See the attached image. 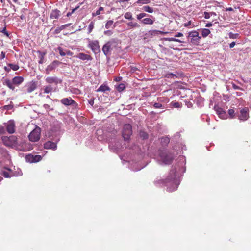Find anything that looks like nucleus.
I'll use <instances>...</instances> for the list:
<instances>
[{
    "label": "nucleus",
    "instance_id": "f257e3e1",
    "mask_svg": "<svg viewBox=\"0 0 251 251\" xmlns=\"http://www.w3.org/2000/svg\"><path fill=\"white\" fill-rule=\"evenodd\" d=\"M180 170L179 165L173 166L169 175L165 180H159L167 187L168 192L175 191L178 188L180 183L179 176L178 171Z\"/></svg>",
    "mask_w": 251,
    "mask_h": 251
},
{
    "label": "nucleus",
    "instance_id": "f03ea898",
    "mask_svg": "<svg viewBox=\"0 0 251 251\" xmlns=\"http://www.w3.org/2000/svg\"><path fill=\"white\" fill-rule=\"evenodd\" d=\"M173 159V156L171 153L161 151L159 153L157 159L160 164L169 165L172 162Z\"/></svg>",
    "mask_w": 251,
    "mask_h": 251
},
{
    "label": "nucleus",
    "instance_id": "7ed1b4c3",
    "mask_svg": "<svg viewBox=\"0 0 251 251\" xmlns=\"http://www.w3.org/2000/svg\"><path fill=\"white\" fill-rule=\"evenodd\" d=\"M1 140L3 144L7 147L16 148L18 146L17 138L15 136H2Z\"/></svg>",
    "mask_w": 251,
    "mask_h": 251
},
{
    "label": "nucleus",
    "instance_id": "20e7f679",
    "mask_svg": "<svg viewBox=\"0 0 251 251\" xmlns=\"http://www.w3.org/2000/svg\"><path fill=\"white\" fill-rule=\"evenodd\" d=\"M24 81V78L22 76H15L12 80L5 79L3 84L6 85L9 89L14 90L15 88L14 85L18 86Z\"/></svg>",
    "mask_w": 251,
    "mask_h": 251
},
{
    "label": "nucleus",
    "instance_id": "39448f33",
    "mask_svg": "<svg viewBox=\"0 0 251 251\" xmlns=\"http://www.w3.org/2000/svg\"><path fill=\"white\" fill-rule=\"evenodd\" d=\"M55 137L54 138H51L53 141H48L45 143L44 144V147L46 149H52L53 150H56L57 149V143L60 140V137L59 135V132L58 131L55 130Z\"/></svg>",
    "mask_w": 251,
    "mask_h": 251
},
{
    "label": "nucleus",
    "instance_id": "423d86ee",
    "mask_svg": "<svg viewBox=\"0 0 251 251\" xmlns=\"http://www.w3.org/2000/svg\"><path fill=\"white\" fill-rule=\"evenodd\" d=\"M132 134V130L131 125L129 124H125L123 126L122 131V135L124 140H128Z\"/></svg>",
    "mask_w": 251,
    "mask_h": 251
},
{
    "label": "nucleus",
    "instance_id": "0eeeda50",
    "mask_svg": "<svg viewBox=\"0 0 251 251\" xmlns=\"http://www.w3.org/2000/svg\"><path fill=\"white\" fill-rule=\"evenodd\" d=\"M188 38L190 39V42L193 45H199L201 38V36L199 35V32L195 30L189 32Z\"/></svg>",
    "mask_w": 251,
    "mask_h": 251
},
{
    "label": "nucleus",
    "instance_id": "6e6552de",
    "mask_svg": "<svg viewBox=\"0 0 251 251\" xmlns=\"http://www.w3.org/2000/svg\"><path fill=\"white\" fill-rule=\"evenodd\" d=\"M1 175L6 178H10L13 176H21L22 173L21 171H19L18 173L13 172L11 169L4 168V169L1 171Z\"/></svg>",
    "mask_w": 251,
    "mask_h": 251
},
{
    "label": "nucleus",
    "instance_id": "1a4fd4ad",
    "mask_svg": "<svg viewBox=\"0 0 251 251\" xmlns=\"http://www.w3.org/2000/svg\"><path fill=\"white\" fill-rule=\"evenodd\" d=\"M29 140L32 142H37L40 138V128L34 129L28 135Z\"/></svg>",
    "mask_w": 251,
    "mask_h": 251
},
{
    "label": "nucleus",
    "instance_id": "9d476101",
    "mask_svg": "<svg viewBox=\"0 0 251 251\" xmlns=\"http://www.w3.org/2000/svg\"><path fill=\"white\" fill-rule=\"evenodd\" d=\"M61 63V62H59V61H53L51 64L47 67L45 70L46 73L47 74H49L51 71L56 69Z\"/></svg>",
    "mask_w": 251,
    "mask_h": 251
},
{
    "label": "nucleus",
    "instance_id": "9b49d317",
    "mask_svg": "<svg viewBox=\"0 0 251 251\" xmlns=\"http://www.w3.org/2000/svg\"><path fill=\"white\" fill-rule=\"evenodd\" d=\"M6 131L10 134L13 133L15 131V125L13 120H10L7 123H5Z\"/></svg>",
    "mask_w": 251,
    "mask_h": 251
},
{
    "label": "nucleus",
    "instance_id": "f8f14e48",
    "mask_svg": "<svg viewBox=\"0 0 251 251\" xmlns=\"http://www.w3.org/2000/svg\"><path fill=\"white\" fill-rule=\"evenodd\" d=\"M45 81L49 84H54L56 85L62 82V80L56 76L47 77Z\"/></svg>",
    "mask_w": 251,
    "mask_h": 251
},
{
    "label": "nucleus",
    "instance_id": "ddd939ff",
    "mask_svg": "<svg viewBox=\"0 0 251 251\" xmlns=\"http://www.w3.org/2000/svg\"><path fill=\"white\" fill-rule=\"evenodd\" d=\"M249 117V110L248 108H243L240 111V115L239 116V119L242 121H246Z\"/></svg>",
    "mask_w": 251,
    "mask_h": 251
},
{
    "label": "nucleus",
    "instance_id": "4468645a",
    "mask_svg": "<svg viewBox=\"0 0 251 251\" xmlns=\"http://www.w3.org/2000/svg\"><path fill=\"white\" fill-rule=\"evenodd\" d=\"M60 102L65 106H74L76 102L71 97L63 98L60 100Z\"/></svg>",
    "mask_w": 251,
    "mask_h": 251
},
{
    "label": "nucleus",
    "instance_id": "2eb2a0df",
    "mask_svg": "<svg viewBox=\"0 0 251 251\" xmlns=\"http://www.w3.org/2000/svg\"><path fill=\"white\" fill-rule=\"evenodd\" d=\"M37 86V82L35 81H32L28 83L25 86V87L26 88V91L27 93H31L36 89Z\"/></svg>",
    "mask_w": 251,
    "mask_h": 251
},
{
    "label": "nucleus",
    "instance_id": "dca6fc26",
    "mask_svg": "<svg viewBox=\"0 0 251 251\" xmlns=\"http://www.w3.org/2000/svg\"><path fill=\"white\" fill-rule=\"evenodd\" d=\"M112 42L109 41L106 43L102 47V51L105 55H108L109 52L111 50Z\"/></svg>",
    "mask_w": 251,
    "mask_h": 251
},
{
    "label": "nucleus",
    "instance_id": "f3484780",
    "mask_svg": "<svg viewBox=\"0 0 251 251\" xmlns=\"http://www.w3.org/2000/svg\"><path fill=\"white\" fill-rule=\"evenodd\" d=\"M90 46L92 50L95 53L100 52V48L98 41H94L90 44Z\"/></svg>",
    "mask_w": 251,
    "mask_h": 251
},
{
    "label": "nucleus",
    "instance_id": "a211bd4d",
    "mask_svg": "<svg viewBox=\"0 0 251 251\" xmlns=\"http://www.w3.org/2000/svg\"><path fill=\"white\" fill-rule=\"evenodd\" d=\"M214 109L220 118H225V117L226 116V113L222 108L215 105Z\"/></svg>",
    "mask_w": 251,
    "mask_h": 251
},
{
    "label": "nucleus",
    "instance_id": "6ab92c4d",
    "mask_svg": "<svg viewBox=\"0 0 251 251\" xmlns=\"http://www.w3.org/2000/svg\"><path fill=\"white\" fill-rule=\"evenodd\" d=\"M151 18H146L141 20V22L145 25H152L155 21V18L150 16Z\"/></svg>",
    "mask_w": 251,
    "mask_h": 251
},
{
    "label": "nucleus",
    "instance_id": "aec40b11",
    "mask_svg": "<svg viewBox=\"0 0 251 251\" xmlns=\"http://www.w3.org/2000/svg\"><path fill=\"white\" fill-rule=\"evenodd\" d=\"M61 15V12L57 9L52 10L50 14V19H58Z\"/></svg>",
    "mask_w": 251,
    "mask_h": 251
},
{
    "label": "nucleus",
    "instance_id": "412c9836",
    "mask_svg": "<svg viewBox=\"0 0 251 251\" xmlns=\"http://www.w3.org/2000/svg\"><path fill=\"white\" fill-rule=\"evenodd\" d=\"M76 57L79 58L82 60H92V57L90 55L85 54L84 53H80Z\"/></svg>",
    "mask_w": 251,
    "mask_h": 251
},
{
    "label": "nucleus",
    "instance_id": "4be33fe9",
    "mask_svg": "<svg viewBox=\"0 0 251 251\" xmlns=\"http://www.w3.org/2000/svg\"><path fill=\"white\" fill-rule=\"evenodd\" d=\"M116 26V23L114 24L113 21L111 20L107 21L105 25V27L107 29L110 28L113 29Z\"/></svg>",
    "mask_w": 251,
    "mask_h": 251
},
{
    "label": "nucleus",
    "instance_id": "5701e85b",
    "mask_svg": "<svg viewBox=\"0 0 251 251\" xmlns=\"http://www.w3.org/2000/svg\"><path fill=\"white\" fill-rule=\"evenodd\" d=\"M157 32H159L157 30H150L146 33L145 36L147 38H152L153 36L157 35Z\"/></svg>",
    "mask_w": 251,
    "mask_h": 251
},
{
    "label": "nucleus",
    "instance_id": "b1692460",
    "mask_svg": "<svg viewBox=\"0 0 251 251\" xmlns=\"http://www.w3.org/2000/svg\"><path fill=\"white\" fill-rule=\"evenodd\" d=\"M127 26L129 27V29L134 28H139L140 25L137 23L135 22H129L127 23Z\"/></svg>",
    "mask_w": 251,
    "mask_h": 251
},
{
    "label": "nucleus",
    "instance_id": "393cba45",
    "mask_svg": "<svg viewBox=\"0 0 251 251\" xmlns=\"http://www.w3.org/2000/svg\"><path fill=\"white\" fill-rule=\"evenodd\" d=\"M170 142V138L168 137H163L161 138V143L162 146H167Z\"/></svg>",
    "mask_w": 251,
    "mask_h": 251
},
{
    "label": "nucleus",
    "instance_id": "a878e982",
    "mask_svg": "<svg viewBox=\"0 0 251 251\" xmlns=\"http://www.w3.org/2000/svg\"><path fill=\"white\" fill-rule=\"evenodd\" d=\"M55 91V89L51 85L46 86L44 89V92L46 94H48L51 91Z\"/></svg>",
    "mask_w": 251,
    "mask_h": 251
},
{
    "label": "nucleus",
    "instance_id": "bb28decb",
    "mask_svg": "<svg viewBox=\"0 0 251 251\" xmlns=\"http://www.w3.org/2000/svg\"><path fill=\"white\" fill-rule=\"evenodd\" d=\"M142 10L149 13H152L154 10L153 8L149 6H144L142 8Z\"/></svg>",
    "mask_w": 251,
    "mask_h": 251
},
{
    "label": "nucleus",
    "instance_id": "cd10ccee",
    "mask_svg": "<svg viewBox=\"0 0 251 251\" xmlns=\"http://www.w3.org/2000/svg\"><path fill=\"white\" fill-rule=\"evenodd\" d=\"M107 90H109V88L105 85H102L98 88L97 91L105 92Z\"/></svg>",
    "mask_w": 251,
    "mask_h": 251
},
{
    "label": "nucleus",
    "instance_id": "c85d7f7f",
    "mask_svg": "<svg viewBox=\"0 0 251 251\" xmlns=\"http://www.w3.org/2000/svg\"><path fill=\"white\" fill-rule=\"evenodd\" d=\"M8 66L10 67V70L12 69L13 71H17L19 69V66L17 64L9 63Z\"/></svg>",
    "mask_w": 251,
    "mask_h": 251
},
{
    "label": "nucleus",
    "instance_id": "c756f323",
    "mask_svg": "<svg viewBox=\"0 0 251 251\" xmlns=\"http://www.w3.org/2000/svg\"><path fill=\"white\" fill-rule=\"evenodd\" d=\"M57 50L58 51L59 54L62 56H65V49H63V48L59 46L57 48Z\"/></svg>",
    "mask_w": 251,
    "mask_h": 251
},
{
    "label": "nucleus",
    "instance_id": "7c9ffc66",
    "mask_svg": "<svg viewBox=\"0 0 251 251\" xmlns=\"http://www.w3.org/2000/svg\"><path fill=\"white\" fill-rule=\"evenodd\" d=\"M210 33L209 29L204 28L202 30L201 34L203 37H207Z\"/></svg>",
    "mask_w": 251,
    "mask_h": 251
},
{
    "label": "nucleus",
    "instance_id": "2f4dec72",
    "mask_svg": "<svg viewBox=\"0 0 251 251\" xmlns=\"http://www.w3.org/2000/svg\"><path fill=\"white\" fill-rule=\"evenodd\" d=\"M25 160L27 162L33 163V155L28 154L25 156Z\"/></svg>",
    "mask_w": 251,
    "mask_h": 251
},
{
    "label": "nucleus",
    "instance_id": "473e14b6",
    "mask_svg": "<svg viewBox=\"0 0 251 251\" xmlns=\"http://www.w3.org/2000/svg\"><path fill=\"white\" fill-rule=\"evenodd\" d=\"M151 2V0H138L136 1V3L142 5V4H147Z\"/></svg>",
    "mask_w": 251,
    "mask_h": 251
},
{
    "label": "nucleus",
    "instance_id": "72a5a7b5",
    "mask_svg": "<svg viewBox=\"0 0 251 251\" xmlns=\"http://www.w3.org/2000/svg\"><path fill=\"white\" fill-rule=\"evenodd\" d=\"M147 15H148L146 13L142 12L137 14L136 15V18L138 20L141 21L143 18L146 17Z\"/></svg>",
    "mask_w": 251,
    "mask_h": 251
},
{
    "label": "nucleus",
    "instance_id": "f704fd0d",
    "mask_svg": "<svg viewBox=\"0 0 251 251\" xmlns=\"http://www.w3.org/2000/svg\"><path fill=\"white\" fill-rule=\"evenodd\" d=\"M38 53L40 54V56H39V57L40 58V60L39 61V63L43 64L44 62V56L45 55V53L40 52V51H39Z\"/></svg>",
    "mask_w": 251,
    "mask_h": 251
},
{
    "label": "nucleus",
    "instance_id": "c9c22d12",
    "mask_svg": "<svg viewBox=\"0 0 251 251\" xmlns=\"http://www.w3.org/2000/svg\"><path fill=\"white\" fill-rule=\"evenodd\" d=\"M94 27V22L93 21H91L88 27V33H90L93 30V28Z\"/></svg>",
    "mask_w": 251,
    "mask_h": 251
},
{
    "label": "nucleus",
    "instance_id": "e433bc0d",
    "mask_svg": "<svg viewBox=\"0 0 251 251\" xmlns=\"http://www.w3.org/2000/svg\"><path fill=\"white\" fill-rule=\"evenodd\" d=\"M124 17L128 20H132L133 18L132 14L130 12H126L124 15Z\"/></svg>",
    "mask_w": 251,
    "mask_h": 251
},
{
    "label": "nucleus",
    "instance_id": "4c0bfd02",
    "mask_svg": "<svg viewBox=\"0 0 251 251\" xmlns=\"http://www.w3.org/2000/svg\"><path fill=\"white\" fill-rule=\"evenodd\" d=\"M42 159V157L39 155H33V163L40 161Z\"/></svg>",
    "mask_w": 251,
    "mask_h": 251
},
{
    "label": "nucleus",
    "instance_id": "58836bf2",
    "mask_svg": "<svg viewBox=\"0 0 251 251\" xmlns=\"http://www.w3.org/2000/svg\"><path fill=\"white\" fill-rule=\"evenodd\" d=\"M0 154L3 156H6L7 155V151L6 150L0 146Z\"/></svg>",
    "mask_w": 251,
    "mask_h": 251
},
{
    "label": "nucleus",
    "instance_id": "ea45409f",
    "mask_svg": "<svg viewBox=\"0 0 251 251\" xmlns=\"http://www.w3.org/2000/svg\"><path fill=\"white\" fill-rule=\"evenodd\" d=\"M229 37L231 39H236L238 38L239 35L238 33H233L232 32H229L228 34Z\"/></svg>",
    "mask_w": 251,
    "mask_h": 251
},
{
    "label": "nucleus",
    "instance_id": "a19ab883",
    "mask_svg": "<svg viewBox=\"0 0 251 251\" xmlns=\"http://www.w3.org/2000/svg\"><path fill=\"white\" fill-rule=\"evenodd\" d=\"M171 106L172 107H175V108H179L180 107V104L178 102H175L173 101L170 104Z\"/></svg>",
    "mask_w": 251,
    "mask_h": 251
},
{
    "label": "nucleus",
    "instance_id": "79ce46f5",
    "mask_svg": "<svg viewBox=\"0 0 251 251\" xmlns=\"http://www.w3.org/2000/svg\"><path fill=\"white\" fill-rule=\"evenodd\" d=\"M125 88V86L124 84H120L117 87V89L119 92L123 91Z\"/></svg>",
    "mask_w": 251,
    "mask_h": 251
},
{
    "label": "nucleus",
    "instance_id": "37998d69",
    "mask_svg": "<svg viewBox=\"0 0 251 251\" xmlns=\"http://www.w3.org/2000/svg\"><path fill=\"white\" fill-rule=\"evenodd\" d=\"M153 106L155 108H164V107L162 105V104L159 102H155L153 104Z\"/></svg>",
    "mask_w": 251,
    "mask_h": 251
},
{
    "label": "nucleus",
    "instance_id": "c03bdc74",
    "mask_svg": "<svg viewBox=\"0 0 251 251\" xmlns=\"http://www.w3.org/2000/svg\"><path fill=\"white\" fill-rule=\"evenodd\" d=\"M5 126H0V135L5 133Z\"/></svg>",
    "mask_w": 251,
    "mask_h": 251
},
{
    "label": "nucleus",
    "instance_id": "a18cd8bd",
    "mask_svg": "<svg viewBox=\"0 0 251 251\" xmlns=\"http://www.w3.org/2000/svg\"><path fill=\"white\" fill-rule=\"evenodd\" d=\"M113 32L111 30H106L104 32V34L108 36H111L113 34Z\"/></svg>",
    "mask_w": 251,
    "mask_h": 251
},
{
    "label": "nucleus",
    "instance_id": "49530a36",
    "mask_svg": "<svg viewBox=\"0 0 251 251\" xmlns=\"http://www.w3.org/2000/svg\"><path fill=\"white\" fill-rule=\"evenodd\" d=\"M228 114L231 118L234 117V110L233 109H230L228 110Z\"/></svg>",
    "mask_w": 251,
    "mask_h": 251
},
{
    "label": "nucleus",
    "instance_id": "de8ad7c7",
    "mask_svg": "<svg viewBox=\"0 0 251 251\" xmlns=\"http://www.w3.org/2000/svg\"><path fill=\"white\" fill-rule=\"evenodd\" d=\"M0 32H2V33H3L4 35H5L7 37L9 36V34H8V32L7 31V30H6V27H4V28H3L0 31Z\"/></svg>",
    "mask_w": 251,
    "mask_h": 251
},
{
    "label": "nucleus",
    "instance_id": "09e8293b",
    "mask_svg": "<svg viewBox=\"0 0 251 251\" xmlns=\"http://www.w3.org/2000/svg\"><path fill=\"white\" fill-rule=\"evenodd\" d=\"M203 16L205 19H209L211 17L210 12H204Z\"/></svg>",
    "mask_w": 251,
    "mask_h": 251
},
{
    "label": "nucleus",
    "instance_id": "8fccbe9b",
    "mask_svg": "<svg viewBox=\"0 0 251 251\" xmlns=\"http://www.w3.org/2000/svg\"><path fill=\"white\" fill-rule=\"evenodd\" d=\"M64 51H65V55H67L68 56H72V55L73 54V52H71L69 50L65 49V50H64Z\"/></svg>",
    "mask_w": 251,
    "mask_h": 251
},
{
    "label": "nucleus",
    "instance_id": "3c124183",
    "mask_svg": "<svg viewBox=\"0 0 251 251\" xmlns=\"http://www.w3.org/2000/svg\"><path fill=\"white\" fill-rule=\"evenodd\" d=\"M43 107L45 109H46L47 110H52V108H51V109L50 108V106L49 105L47 104H44L43 105Z\"/></svg>",
    "mask_w": 251,
    "mask_h": 251
},
{
    "label": "nucleus",
    "instance_id": "603ef678",
    "mask_svg": "<svg viewBox=\"0 0 251 251\" xmlns=\"http://www.w3.org/2000/svg\"><path fill=\"white\" fill-rule=\"evenodd\" d=\"M103 10V8L102 7H100L99 8V9L96 11V15H98L100 14L101 11H102Z\"/></svg>",
    "mask_w": 251,
    "mask_h": 251
},
{
    "label": "nucleus",
    "instance_id": "864d4df0",
    "mask_svg": "<svg viewBox=\"0 0 251 251\" xmlns=\"http://www.w3.org/2000/svg\"><path fill=\"white\" fill-rule=\"evenodd\" d=\"M164 40L165 41H175L176 38H165Z\"/></svg>",
    "mask_w": 251,
    "mask_h": 251
},
{
    "label": "nucleus",
    "instance_id": "5fc2aeb1",
    "mask_svg": "<svg viewBox=\"0 0 251 251\" xmlns=\"http://www.w3.org/2000/svg\"><path fill=\"white\" fill-rule=\"evenodd\" d=\"M232 87L235 90H241L242 89L234 83H232Z\"/></svg>",
    "mask_w": 251,
    "mask_h": 251
},
{
    "label": "nucleus",
    "instance_id": "6e6d98bb",
    "mask_svg": "<svg viewBox=\"0 0 251 251\" xmlns=\"http://www.w3.org/2000/svg\"><path fill=\"white\" fill-rule=\"evenodd\" d=\"M88 102L91 105V106H93V104H94V99H91L90 100H88Z\"/></svg>",
    "mask_w": 251,
    "mask_h": 251
},
{
    "label": "nucleus",
    "instance_id": "4d7b16f0",
    "mask_svg": "<svg viewBox=\"0 0 251 251\" xmlns=\"http://www.w3.org/2000/svg\"><path fill=\"white\" fill-rule=\"evenodd\" d=\"M168 77H176V75L175 74H174L173 73H170L167 75Z\"/></svg>",
    "mask_w": 251,
    "mask_h": 251
},
{
    "label": "nucleus",
    "instance_id": "13d9d810",
    "mask_svg": "<svg viewBox=\"0 0 251 251\" xmlns=\"http://www.w3.org/2000/svg\"><path fill=\"white\" fill-rule=\"evenodd\" d=\"M5 57V53L3 51H2L1 53V58L0 59L2 60Z\"/></svg>",
    "mask_w": 251,
    "mask_h": 251
},
{
    "label": "nucleus",
    "instance_id": "bf43d9fd",
    "mask_svg": "<svg viewBox=\"0 0 251 251\" xmlns=\"http://www.w3.org/2000/svg\"><path fill=\"white\" fill-rule=\"evenodd\" d=\"M182 36H183V34L181 32H178L177 34L175 35V37H179Z\"/></svg>",
    "mask_w": 251,
    "mask_h": 251
},
{
    "label": "nucleus",
    "instance_id": "052dcab7",
    "mask_svg": "<svg viewBox=\"0 0 251 251\" xmlns=\"http://www.w3.org/2000/svg\"><path fill=\"white\" fill-rule=\"evenodd\" d=\"M77 9V8H75V9H73L72 11L71 12H68L67 14V16L69 17L70 16V15H71V14Z\"/></svg>",
    "mask_w": 251,
    "mask_h": 251
},
{
    "label": "nucleus",
    "instance_id": "680f3d73",
    "mask_svg": "<svg viewBox=\"0 0 251 251\" xmlns=\"http://www.w3.org/2000/svg\"><path fill=\"white\" fill-rule=\"evenodd\" d=\"M159 32H157V35H159V34H166L167 33H168V32H164V31H160V30H158Z\"/></svg>",
    "mask_w": 251,
    "mask_h": 251
},
{
    "label": "nucleus",
    "instance_id": "e2e57ef3",
    "mask_svg": "<svg viewBox=\"0 0 251 251\" xmlns=\"http://www.w3.org/2000/svg\"><path fill=\"white\" fill-rule=\"evenodd\" d=\"M236 44V43L235 42H231L230 44H229V47L230 48H232L233 47H234V46Z\"/></svg>",
    "mask_w": 251,
    "mask_h": 251
},
{
    "label": "nucleus",
    "instance_id": "0e129e2a",
    "mask_svg": "<svg viewBox=\"0 0 251 251\" xmlns=\"http://www.w3.org/2000/svg\"><path fill=\"white\" fill-rule=\"evenodd\" d=\"M4 70H5L6 72H9L10 71V70H10V68H9L7 67H6V66H5V67H4Z\"/></svg>",
    "mask_w": 251,
    "mask_h": 251
},
{
    "label": "nucleus",
    "instance_id": "69168bd1",
    "mask_svg": "<svg viewBox=\"0 0 251 251\" xmlns=\"http://www.w3.org/2000/svg\"><path fill=\"white\" fill-rule=\"evenodd\" d=\"M144 167H138L137 168H136V169H132V170L134 171H139V170H140L142 168H143Z\"/></svg>",
    "mask_w": 251,
    "mask_h": 251
},
{
    "label": "nucleus",
    "instance_id": "338daca9",
    "mask_svg": "<svg viewBox=\"0 0 251 251\" xmlns=\"http://www.w3.org/2000/svg\"><path fill=\"white\" fill-rule=\"evenodd\" d=\"M212 25V24L211 23H207L206 25V27H209L210 26H211Z\"/></svg>",
    "mask_w": 251,
    "mask_h": 251
},
{
    "label": "nucleus",
    "instance_id": "774afa93",
    "mask_svg": "<svg viewBox=\"0 0 251 251\" xmlns=\"http://www.w3.org/2000/svg\"><path fill=\"white\" fill-rule=\"evenodd\" d=\"M142 136L143 137V138H144V139H145V138H147V137H148V135H147V134H146V133H143V134L142 135Z\"/></svg>",
    "mask_w": 251,
    "mask_h": 251
}]
</instances>
